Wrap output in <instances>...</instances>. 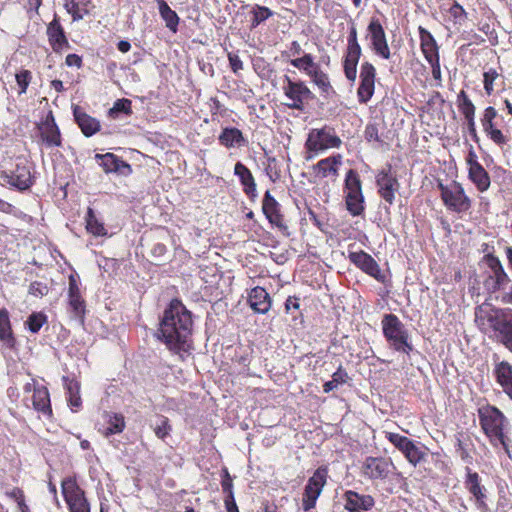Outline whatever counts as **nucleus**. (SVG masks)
Returning <instances> with one entry per match:
<instances>
[{
  "label": "nucleus",
  "instance_id": "obj_7",
  "mask_svg": "<svg viewBox=\"0 0 512 512\" xmlns=\"http://www.w3.org/2000/svg\"><path fill=\"white\" fill-rule=\"evenodd\" d=\"M397 470L394 462L389 457L368 456L360 467V474L370 481H386Z\"/></svg>",
  "mask_w": 512,
  "mask_h": 512
},
{
  "label": "nucleus",
  "instance_id": "obj_58",
  "mask_svg": "<svg viewBox=\"0 0 512 512\" xmlns=\"http://www.w3.org/2000/svg\"><path fill=\"white\" fill-rule=\"evenodd\" d=\"M49 288L46 283L33 281L29 285L28 293L34 297H43L48 294Z\"/></svg>",
  "mask_w": 512,
  "mask_h": 512
},
{
  "label": "nucleus",
  "instance_id": "obj_63",
  "mask_svg": "<svg viewBox=\"0 0 512 512\" xmlns=\"http://www.w3.org/2000/svg\"><path fill=\"white\" fill-rule=\"evenodd\" d=\"M300 308V298L297 296H289L285 303H284V309L285 313L289 314L292 309L298 310Z\"/></svg>",
  "mask_w": 512,
  "mask_h": 512
},
{
  "label": "nucleus",
  "instance_id": "obj_5",
  "mask_svg": "<svg viewBox=\"0 0 512 512\" xmlns=\"http://www.w3.org/2000/svg\"><path fill=\"white\" fill-rule=\"evenodd\" d=\"M282 92L287 102L285 105L289 109L305 111L307 106L315 99V94L308 87L305 81L301 79H292L284 75L282 79Z\"/></svg>",
  "mask_w": 512,
  "mask_h": 512
},
{
  "label": "nucleus",
  "instance_id": "obj_49",
  "mask_svg": "<svg viewBox=\"0 0 512 512\" xmlns=\"http://www.w3.org/2000/svg\"><path fill=\"white\" fill-rule=\"evenodd\" d=\"M500 76V73L495 68H489L483 73V88L487 96L494 94L495 82Z\"/></svg>",
  "mask_w": 512,
  "mask_h": 512
},
{
  "label": "nucleus",
  "instance_id": "obj_26",
  "mask_svg": "<svg viewBox=\"0 0 512 512\" xmlns=\"http://www.w3.org/2000/svg\"><path fill=\"white\" fill-rule=\"evenodd\" d=\"M301 72L305 73L310 78L311 82L318 87L323 97L327 98L332 94H335V90L331 85L328 74L321 69L317 62H315V58L312 60V65L307 66L306 70H302Z\"/></svg>",
  "mask_w": 512,
  "mask_h": 512
},
{
  "label": "nucleus",
  "instance_id": "obj_24",
  "mask_svg": "<svg viewBox=\"0 0 512 512\" xmlns=\"http://www.w3.org/2000/svg\"><path fill=\"white\" fill-rule=\"evenodd\" d=\"M68 304L74 318L84 323L86 313V302L82 297L78 280L74 275L69 276Z\"/></svg>",
  "mask_w": 512,
  "mask_h": 512
},
{
  "label": "nucleus",
  "instance_id": "obj_10",
  "mask_svg": "<svg viewBox=\"0 0 512 512\" xmlns=\"http://www.w3.org/2000/svg\"><path fill=\"white\" fill-rule=\"evenodd\" d=\"M375 183L378 195L388 204H393L396 194L400 189V183L396 172L390 163L377 171L375 175Z\"/></svg>",
  "mask_w": 512,
  "mask_h": 512
},
{
  "label": "nucleus",
  "instance_id": "obj_31",
  "mask_svg": "<svg viewBox=\"0 0 512 512\" xmlns=\"http://www.w3.org/2000/svg\"><path fill=\"white\" fill-rule=\"evenodd\" d=\"M42 140L49 147H60L62 144L61 133L55 122L52 112H49L46 119L40 126Z\"/></svg>",
  "mask_w": 512,
  "mask_h": 512
},
{
  "label": "nucleus",
  "instance_id": "obj_13",
  "mask_svg": "<svg viewBox=\"0 0 512 512\" xmlns=\"http://www.w3.org/2000/svg\"><path fill=\"white\" fill-rule=\"evenodd\" d=\"M498 111L494 106H487L481 113L480 123L486 137L496 146L503 148L510 138L497 126Z\"/></svg>",
  "mask_w": 512,
  "mask_h": 512
},
{
  "label": "nucleus",
  "instance_id": "obj_38",
  "mask_svg": "<svg viewBox=\"0 0 512 512\" xmlns=\"http://www.w3.org/2000/svg\"><path fill=\"white\" fill-rule=\"evenodd\" d=\"M468 177L480 192H485L489 189L491 181L488 172L482 164H474L473 168H469Z\"/></svg>",
  "mask_w": 512,
  "mask_h": 512
},
{
  "label": "nucleus",
  "instance_id": "obj_59",
  "mask_svg": "<svg viewBox=\"0 0 512 512\" xmlns=\"http://www.w3.org/2000/svg\"><path fill=\"white\" fill-rule=\"evenodd\" d=\"M449 13L455 21H462L467 18V12L461 4L454 2L449 8Z\"/></svg>",
  "mask_w": 512,
  "mask_h": 512
},
{
  "label": "nucleus",
  "instance_id": "obj_14",
  "mask_svg": "<svg viewBox=\"0 0 512 512\" xmlns=\"http://www.w3.org/2000/svg\"><path fill=\"white\" fill-rule=\"evenodd\" d=\"M464 487L471 495V500L474 502L477 509L482 512L489 510L487 504V488L482 484V479L478 472L473 471L470 467L465 468Z\"/></svg>",
  "mask_w": 512,
  "mask_h": 512
},
{
  "label": "nucleus",
  "instance_id": "obj_1",
  "mask_svg": "<svg viewBox=\"0 0 512 512\" xmlns=\"http://www.w3.org/2000/svg\"><path fill=\"white\" fill-rule=\"evenodd\" d=\"M192 313L179 299H172L160 321L159 339L173 353L191 349Z\"/></svg>",
  "mask_w": 512,
  "mask_h": 512
},
{
  "label": "nucleus",
  "instance_id": "obj_54",
  "mask_svg": "<svg viewBox=\"0 0 512 512\" xmlns=\"http://www.w3.org/2000/svg\"><path fill=\"white\" fill-rule=\"evenodd\" d=\"M17 85L19 87V94H24L32 80V73L29 70L23 69L15 75Z\"/></svg>",
  "mask_w": 512,
  "mask_h": 512
},
{
  "label": "nucleus",
  "instance_id": "obj_22",
  "mask_svg": "<svg viewBox=\"0 0 512 512\" xmlns=\"http://www.w3.org/2000/svg\"><path fill=\"white\" fill-rule=\"evenodd\" d=\"M281 56L299 71L306 70L307 66H311L312 60L315 58L312 54L305 53L301 44L296 40L281 52Z\"/></svg>",
  "mask_w": 512,
  "mask_h": 512
},
{
  "label": "nucleus",
  "instance_id": "obj_42",
  "mask_svg": "<svg viewBox=\"0 0 512 512\" xmlns=\"http://www.w3.org/2000/svg\"><path fill=\"white\" fill-rule=\"evenodd\" d=\"M344 188L346 196H363L362 181L358 172L354 169H349L345 176Z\"/></svg>",
  "mask_w": 512,
  "mask_h": 512
},
{
  "label": "nucleus",
  "instance_id": "obj_40",
  "mask_svg": "<svg viewBox=\"0 0 512 512\" xmlns=\"http://www.w3.org/2000/svg\"><path fill=\"white\" fill-rule=\"evenodd\" d=\"M158 4L159 14L165 21L166 27L172 32H176L179 24V16L170 8L165 0H156Z\"/></svg>",
  "mask_w": 512,
  "mask_h": 512
},
{
  "label": "nucleus",
  "instance_id": "obj_6",
  "mask_svg": "<svg viewBox=\"0 0 512 512\" xmlns=\"http://www.w3.org/2000/svg\"><path fill=\"white\" fill-rule=\"evenodd\" d=\"M437 188L443 204L449 211L462 214L470 210L471 200L459 182L451 181L448 184L438 182Z\"/></svg>",
  "mask_w": 512,
  "mask_h": 512
},
{
  "label": "nucleus",
  "instance_id": "obj_60",
  "mask_svg": "<svg viewBox=\"0 0 512 512\" xmlns=\"http://www.w3.org/2000/svg\"><path fill=\"white\" fill-rule=\"evenodd\" d=\"M227 57L229 60L230 68L235 74H237L240 70L243 69V62L238 56V54L229 52Z\"/></svg>",
  "mask_w": 512,
  "mask_h": 512
},
{
  "label": "nucleus",
  "instance_id": "obj_33",
  "mask_svg": "<svg viewBox=\"0 0 512 512\" xmlns=\"http://www.w3.org/2000/svg\"><path fill=\"white\" fill-rule=\"evenodd\" d=\"M0 341L10 350L17 349V339L12 329L9 311L6 308L0 309Z\"/></svg>",
  "mask_w": 512,
  "mask_h": 512
},
{
  "label": "nucleus",
  "instance_id": "obj_37",
  "mask_svg": "<svg viewBox=\"0 0 512 512\" xmlns=\"http://www.w3.org/2000/svg\"><path fill=\"white\" fill-rule=\"evenodd\" d=\"M262 210L270 224H281L280 205L269 191L265 192Z\"/></svg>",
  "mask_w": 512,
  "mask_h": 512
},
{
  "label": "nucleus",
  "instance_id": "obj_8",
  "mask_svg": "<svg viewBox=\"0 0 512 512\" xmlns=\"http://www.w3.org/2000/svg\"><path fill=\"white\" fill-rule=\"evenodd\" d=\"M61 492L69 512H90V503L85 491L79 486L75 476L61 481Z\"/></svg>",
  "mask_w": 512,
  "mask_h": 512
},
{
  "label": "nucleus",
  "instance_id": "obj_46",
  "mask_svg": "<svg viewBox=\"0 0 512 512\" xmlns=\"http://www.w3.org/2000/svg\"><path fill=\"white\" fill-rule=\"evenodd\" d=\"M119 113H124L127 116H130L133 113L132 110V101L127 98L117 99L112 108L108 111V116L115 119L117 118Z\"/></svg>",
  "mask_w": 512,
  "mask_h": 512
},
{
  "label": "nucleus",
  "instance_id": "obj_53",
  "mask_svg": "<svg viewBox=\"0 0 512 512\" xmlns=\"http://www.w3.org/2000/svg\"><path fill=\"white\" fill-rule=\"evenodd\" d=\"M171 430L172 426L166 416H160L159 423L153 428L155 435L162 440L170 435Z\"/></svg>",
  "mask_w": 512,
  "mask_h": 512
},
{
  "label": "nucleus",
  "instance_id": "obj_32",
  "mask_svg": "<svg viewBox=\"0 0 512 512\" xmlns=\"http://www.w3.org/2000/svg\"><path fill=\"white\" fill-rule=\"evenodd\" d=\"M341 158V155L337 154L321 159L312 167L313 173L321 179L337 177L339 166L341 165Z\"/></svg>",
  "mask_w": 512,
  "mask_h": 512
},
{
  "label": "nucleus",
  "instance_id": "obj_12",
  "mask_svg": "<svg viewBox=\"0 0 512 512\" xmlns=\"http://www.w3.org/2000/svg\"><path fill=\"white\" fill-rule=\"evenodd\" d=\"M327 477V467L320 466L308 479L302 495V507L304 511H309L316 506L317 499L327 482Z\"/></svg>",
  "mask_w": 512,
  "mask_h": 512
},
{
  "label": "nucleus",
  "instance_id": "obj_27",
  "mask_svg": "<svg viewBox=\"0 0 512 512\" xmlns=\"http://www.w3.org/2000/svg\"><path fill=\"white\" fill-rule=\"evenodd\" d=\"M247 303L254 313L264 315L270 311L273 300L265 288L256 286L248 291Z\"/></svg>",
  "mask_w": 512,
  "mask_h": 512
},
{
  "label": "nucleus",
  "instance_id": "obj_20",
  "mask_svg": "<svg viewBox=\"0 0 512 512\" xmlns=\"http://www.w3.org/2000/svg\"><path fill=\"white\" fill-rule=\"evenodd\" d=\"M348 259L364 273L381 283L385 282V276L381 273L379 264L367 252L363 250L358 252H349Z\"/></svg>",
  "mask_w": 512,
  "mask_h": 512
},
{
  "label": "nucleus",
  "instance_id": "obj_16",
  "mask_svg": "<svg viewBox=\"0 0 512 512\" xmlns=\"http://www.w3.org/2000/svg\"><path fill=\"white\" fill-rule=\"evenodd\" d=\"M484 261L491 271L484 280V286L490 293H495L504 288V286L510 282V278L505 272L499 258L495 255H485Z\"/></svg>",
  "mask_w": 512,
  "mask_h": 512
},
{
  "label": "nucleus",
  "instance_id": "obj_45",
  "mask_svg": "<svg viewBox=\"0 0 512 512\" xmlns=\"http://www.w3.org/2000/svg\"><path fill=\"white\" fill-rule=\"evenodd\" d=\"M385 438L395 446L402 454H404L410 445L414 442L406 436L394 432L385 431Z\"/></svg>",
  "mask_w": 512,
  "mask_h": 512
},
{
  "label": "nucleus",
  "instance_id": "obj_43",
  "mask_svg": "<svg viewBox=\"0 0 512 512\" xmlns=\"http://www.w3.org/2000/svg\"><path fill=\"white\" fill-rule=\"evenodd\" d=\"M232 362L240 367L239 373L249 375V367L252 360L251 351L243 347L235 350L234 356L231 358Z\"/></svg>",
  "mask_w": 512,
  "mask_h": 512
},
{
  "label": "nucleus",
  "instance_id": "obj_23",
  "mask_svg": "<svg viewBox=\"0 0 512 512\" xmlns=\"http://www.w3.org/2000/svg\"><path fill=\"white\" fill-rule=\"evenodd\" d=\"M94 158L106 174L118 173L128 176L132 173L131 165L114 153H97Z\"/></svg>",
  "mask_w": 512,
  "mask_h": 512
},
{
  "label": "nucleus",
  "instance_id": "obj_2",
  "mask_svg": "<svg viewBox=\"0 0 512 512\" xmlns=\"http://www.w3.org/2000/svg\"><path fill=\"white\" fill-rule=\"evenodd\" d=\"M478 418L481 430L494 448L501 446L507 456L512 459L510 439L505 433L508 424L503 412L493 405H486L478 409Z\"/></svg>",
  "mask_w": 512,
  "mask_h": 512
},
{
  "label": "nucleus",
  "instance_id": "obj_44",
  "mask_svg": "<svg viewBox=\"0 0 512 512\" xmlns=\"http://www.w3.org/2000/svg\"><path fill=\"white\" fill-rule=\"evenodd\" d=\"M251 14V24L250 28L254 29L258 27L262 22L266 21L268 18L273 16V11H271L266 6H261L256 4L253 6L252 10L250 11Z\"/></svg>",
  "mask_w": 512,
  "mask_h": 512
},
{
  "label": "nucleus",
  "instance_id": "obj_35",
  "mask_svg": "<svg viewBox=\"0 0 512 512\" xmlns=\"http://www.w3.org/2000/svg\"><path fill=\"white\" fill-rule=\"evenodd\" d=\"M234 174L239 178L244 193L249 198L256 197V183L251 171L242 163L237 162L234 166Z\"/></svg>",
  "mask_w": 512,
  "mask_h": 512
},
{
  "label": "nucleus",
  "instance_id": "obj_28",
  "mask_svg": "<svg viewBox=\"0 0 512 512\" xmlns=\"http://www.w3.org/2000/svg\"><path fill=\"white\" fill-rule=\"evenodd\" d=\"M32 408L47 420L54 417L51 405L50 392L46 386L35 387L32 394Z\"/></svg>",
  "mask_w": 512,
  "mask_h": 512
},
{
  "label": "nucleus",
  "instance_id": "obj_55",
  "mask_svg": "<svg viewBox=\"0 0 512 512\" xmlns=\"http://www.w3.org/2000/svg\"><path fill=\"white\" fill-rule=\"evenodd\" d=\"M364 137L367 142H376L379 145L384 143L380 136L378 126L375 123H368L366 125L364 130Z\"/></svg>",
  "mask_w": 512,
  "mask_h": 512
},
{
  "label": "nucleus",
  "instance_id": "obj_21",
  "mask_svg": "<svg viewBox=\"0 0 512 512\" xmlns=\"http://www.w3.org/2000/svg\"><path fill=\"white\" fill-rule=\"evenodd\" d=\"M46 34L53 52L60 54L70 47L66 32L57 14H54L53 20L47 25Z\"/></svg>",
  "mask_w": 512,
  "mask_h": 512
},
{
  "label": "nucleus",
  "instance_id": "obj_41",
  "mask_svg": "<svg viewBox=\"0 0 512 512\" xmlns=\"http://www.w3.org/2000/svg\"><path fill=\"white\" fill-rule=\"evenodd\" d=\"M107 426L102 434L109 437L114 434H120L126 427L125 418L121 413H106Z\"/></svg>",
  "mask_w": 512,
  "mask_h": 512
},
{
  "label": "nucleus",
  "instance_id": "obj_9",
  "mask_svg": "<svg viewBox=\"0 0 512 512\" xmlns=\"http://www.w3.org/2000/svg\"><path fill=\"white\" fill-rule=\"evenodd\" d=\"M0 179L7 186L18 191L29 190L35 182L30 166L25 160L18 161L12 169L2 170Z\"/></svg>",
  "mask_w": 512,
  "mask_h": 512
},
{
  "label": "nucleus",
  "instance_id": "obj_19",
  "mask_svg": "<svg viewBox=\"0 0 512 512\" xmlns=\"http://www.w3.org/2000/svg\"><path fill=\"white\" fill-rule=\"evenodd\" d=\"M492 376L502 391L512 400V363L494 355Z\"/></svg>",
  "mask_w": 512,
  "mask_h": 512
},
{
  "label": "nucleus",
  "instance_id": "obj_25",
  "mask_svg": "<svg viewBox=\"0 0 512 512\" xmlns=\"http://www.w3.org/2000/svg\"><path fill=\"white\" fill-rule=\"evenodd\" d=\"M301 72L305 73L310 78L311 82L318 87L323 97L327 98L332 94H335V90L331 85L328 74L321 69L317 62H315V58L312 60V65L307 66L306 70H302Z\"/></svg>",
  "mask_w": 512,
  "mask_h": 512
},
{
  "label": "nucleus",
  "instance_id": "obj_3",
  "mask_svg": "<svg viewBox=\"0 0 512 512\" xmlns=\"http://www.w3.org/2000/svg\"><path fill=\"white\" fill-rule=\"evenodd\" d=\"M476 321L487 324L495 333L499 343L512 353V309L496 308L476 311Z\"/></svg>",
  "mask_w": 512,
  "mask_h": 512
},
{
  "label": "nucleus",
  "instance_id": "obj_36",
  "mask_svg": "<svg viewBox=\"0 0 512 512\" xmlns=\"http://www.w3.org/2000/svg\"><path fill=\"white\" fill-rule=\"evenodd\" d=\"M64 387L67 391V400L71 410L76 412L82 405L80 396V383L75 378L64 376L62 378Z\"/></svg>",
  "mask_w": 512,
  "mask_h": 512
},
{
  "label": "nucleus",
  "instance_id": "obj_51",
  "mask_svg": "<svg viewBox=\"0 0 512 512\" xmlns=\"http://www.w3.org/2000/svg\"><path fill=\"white\" fill-rule=\"evenodd\" d=\"M6 495L14 500L17 504L18 512H30V508L26 503L24 491L19 487H14L6 492Z\"/></svg>",
  "mask_w": 512,
  "mask_h": 512
},
{
  "label": "nucleus",
  "instance_id": "obj_29",
  "mask_svg": "<svg viewBox=\"0 0 512 512\" xmlns=\"http://www.w3.org/2000/svg\"><path fill=\"white\" fill-rule=\"evenodd\" d=\"M73 116L85 137H91L100 131V121L86 113L80 106H73Z\"/></svg>",
  "mask_w": 512,
  "mask_h": 512
},
{
  "label": "nucleus",
  "instance_id": "obj_47",
  "mask_svg": "<svg viewBox=\"0 0 512 512\" xmlns=\"http://www.w3.org/2000/svg\"><path fill=\"white\" fill-rule=\"evenodd\" d=\"M348 374L340 365L336 372L332 374V379L323 384V392L329 393L334 390L339 384L347 381Z\"/></svg>",
  "mask_w": 512,
  "mask_h": 512
},
{
  "label": "nucleus",
  "instance_id": "obj_50",
  "mask_svg": "<svg viewBox=\"0 0 512 512\" xmlns=\"http://www.w3.org/2000/svg\"><path fill=\"white\" fill-rule=\"evenodd\" d=\"M406 460L414 467L425 460L426 453L413 442L408 450L403 454Z\"/></svg>",
  "mask_w": 512,
  "mask_h": 512
},
{
  "label": "nucleus",
  "instance_id": "obj_52",
  "mask_svg": "<svg viewBox=\"0 0 512 512\" xmlns=\"http://www.w3.org/2000/svg\"><path fill=\"white\" fill-rule=\"evenodd\" d=\"M346 206L353 215H360L364 210V196H346Z\"/></svg>",
  "mask_w": 512,
  "mask_h": 512
},
{
  "label": "nucleus",
  "instance_id": "obj_56",
  "mask_svg": "<svg viewBox=\"0 0 512 512\" xmlns=\"http://www.w3.org/2000/svg\"><path fill=\"white\" fill-rule=\"evenodd\" d=\"M359 62L344 58L343 60V71L344 75L350 82H354L357 77V66Z\"/></svg>",
  "mask_w": 512,
  "mask_h": 512
},
{
  "label": "nucleus",
  "instance_id": "obj_17",
  "mask_svg": "<svg viewBox=\"0 0 512 512\" xmlns=\"http://www.w3.org/2000/svg\"><path fill=\"white\" fill-rule=\"evenodd\" d=\"M360 83L357 88V98L360 104H367L375 91L376 68L369 62L365 61L360 66L359 74Z\"/></svg>",
  "mask_w": 512,
  "mask_h": 512
},
{
  "label": "nucleus",
  "instance_id": "obj_48",
  "mask_svg": "<svg viewBox=\"0 0 512 512\" xmlns=\"http://www.w3.org/2000/svg\"><path fill=\"white\" fill-rule=\"evenodd\" d=\"M48 322V317L43 312H33L26 321L27 328L32 333H38Z\"/></svg>",
  "mask_w": 512,
  "mask_h": 512
},
{
  "label": "nucleus",
  "instance_id": "obj_57",
  "mask_svg": "<svg viewBox=\"0 0 512 512\" xmlns=\"http://www.w3.org/2000/svg\"><path fill=\"white\" fill-rule=\"evenodd\" d=\"M221 487L225 496L234 495L233 493V479L227 468L222 469Z\"/></svg>",
  "mask_w": 512,
  "mask_h": 512
},
{
  "label": "nucleus",
  "instance_id": "obj_64",
  "mask_svg": "<svg viewBox=\"0 0 512 512\" xmlns=\"http://www.w3.org/2000/svg\"><path fill=\"white\" fill-rule=\"evenodd\" d=\"M65 64L68 67H76L79 69L83 66V60L78 54H68L65 58Z\"/></svg>",
  "mask_w": 512,
  "mask_h": 512
},
{
  "label": "nucleus",
  "instance_id": "obj_30",
  "mask_svg": "<svg viewBox=\"0 0 512 512\" xmlns=\"http://www.w3.org/2000/svg\"><path fill=\"white\" fill-rule=\"evenodd\" d=\"M420 50L426 61H433L440 58V46L435 37L423 26L418 27Z\"/></svg>",
  "mask_w": 512,
  "mask_h": 512
},
{
  "label": "nucleus",
  "instance_id": "obj_61",
  "mask_svg": "<svg viewBox=\"0 0 512 512\" xmlns=\"http://www.w3.org/2000/svg\"><path fill=\"white\" fill-rule=\"evenodd\" d=\"M361 55H362L361 46L347 47L346 51H345L344 58L359 62Z\"/></svg>",
  "mask_w": 512,
  "mask_h": 512
},
{
  "label": "nucleus",
  "instance_id": "obj_34",
  "mask_svg": "<svg viewBox=\"0 0 512 512\" xmlns=\"http://www.w3.org/2000/svg\"><path fill=\"white\" fill-rule=\"evenodd\" d=\"M219 144L226 149L245 146L247 143L242 131L236 127H225L218 136Z\"/></svg>",
  "mask_w": 512,
  "mask_h": 512
},
{
  "label": "nucleus",
  "instance_id": "obj_4",
  "mask_svg": "<svg viewBox=\"0 0 512 512\" xmlns=\"http://www.w3.org/2000/svg\"><path fill=\"white\" fill-rule=\"evenodd\" d=\"M382 332L390 347L399 353L409 355L413 351L409 331L393 313L384 314L381 320Z\"/></svg>",
  "mask_w": 512,
  "mask_h": 512
},
{
  "label": "nucleus",
  "instance_id": "obj_15",
  "mask_svg": "<svg viewBox=\"0 0 512 512\" xmlns=\"http://www.w3.org/2000/svg\"><path fill=\"white\" fill-rule=\"evenodd\" d=\"M367 36L370 39V48L382 59L389 60L391 58V50L388 45L386 32L381 21L372 17L367 26Z\"/></svg>",
  "mask_w": 512,
  "mask_h": 512
},
{
  "label": "nucleus",
  "instance_id": "obj_11",
  "mask_svg": "<svg viewBox=\"0 0 512 512\" xmlns=\"http://www.w3.org/2000/svg\"><path fill=\"white\" fill-rule=\"evenodd\" d=\"M342 140L336 135L335 129L325 126L321 129H312L305 143L307 151L318 153L329 148H339Z\"/></svg>",
  "mask_w": 512,
  "mask_h": 512
},
{
  "label": "nucleus",
  "instance_id": "obj_62",
  "mask_svg": "<svg viewBox=\"0 0 512 512\" xmlns=\"http://www.w3.org/2000/svg\"><path fill=\"white\" fill-rule=\"evenodd\" d=\"M427 63L431 67V72H432L433 78L436 81L441 82L442 72H441L440 58L434 59L433 61H427Z\"/></svg>",
  "mask_w": 512,
  "mask_h": 512
},
{
  "label": "nucleus",
  "instance_id": "obj_39",
  "mask_svg": "<svg viewBox=\"0 0 512 512\" xmlns=\"http://www.w3.org/2000/svg\"><path fill=\"white\" fill-rule=\"evenodd\" d=\"M91 4L92 0H65L64 8L73 21H79L90 13Z\"/></svg>",
  "mask_w": 512,
  "mask_h": 512
},
{
  "label": "nucleus",
  "instance_id": "obj_18",
  "mask_svg": "<svg viewBox=\"0 0 512 512\" xmlns=\"http://www.w3.org/2000/svg\"><path fill=\"white\" fill-rule=\"evenodd\" d=\"M456 105L458 111L463 116L468 133L474 142L479 141V136L476 128L475 115L476 106L471 100L470 96L465 90H460L456 96Z\"/></svg>",
  "mask_w": 512,
  "mask_h": 512
}]
</instances>
